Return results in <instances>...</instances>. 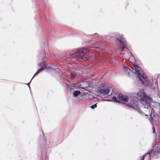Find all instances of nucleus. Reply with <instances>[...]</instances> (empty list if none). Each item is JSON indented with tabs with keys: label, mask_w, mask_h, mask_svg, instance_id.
I'll use <instances>...</instances> for the list:
<instances>
[{
	"label": "nucleus",
	"mask_w": 160,
	"mask_h": 160,
	"mask_svg": "<svg viewBox=\"0 0 160 160\" xmlns=\"http://www.w3.org/2000/svg\"><path fill=\"white\" fill-rule=\"evenodd\" d=\"M111 88L110 87H106L105 86H100L97 89V92L99 94L104 95L108 94L111 91Z\"/></svg>",
	"instance_id": "423d86ee"
},
{
	"label": "nucleus",
	"mask_w": 160,
	"mask_h": 160,
	"mask_svg": "<svg viewBox=\"0 0 160 160\" xmlns=\"http://www.w3.org/2000/svg\"><path fill=\"white\" fill-rule=\"evenodd\" d=\"M69 76L71 79L72 80L74 79L76 77V75L73 73H71Z\"/></svg>",
	"instance_id": "ddd939ff"
},
{
	"label": "nucleus",
	"mask_w": 160,
	"mask_h": 160,
	"mask_svg": "<svg viewBox=\"0 0 160 160\" xmlns=\"http://www.w3.org/2000/svg\"><path fill=\"white\" fill-rule=\"evenodd\" d=\"M146 95V94L144 91L141 90L138 92L128 95H123L122 94H120L119 95V98L121 101L126 102L128 106L137 111L139 113L143 115L144 113L138 108V101L135 98L140 100L142 104V107L144 109L150 105L153 101L151 98L147 97Z\"/></svg>",
	"instance_id": "f257e3e1"
},
{
	"label": "nucleus",
	"mask_w": 160,
	"mask_h": 160,
	"mask_svg": "<svg viewBox=\"0 0 160 160\" xmlns=\"http://www.w3.org/2000/svg\"><path fill=\"white\" fill-rule=\"evenodd\" d=\"M120 94H120L118 96L117 95V97L116 96H113L110 99H107L105 100V101H113L115 102H118L119 101V100L121 101V100L119 99V95Z\"/></svg>",
	"instance_id": "9d476101"
},
{
	"label": "nucleus",
	"mask_w": 160,
	"mask_h": 160,
	"mask_svg": "<svg viewBox=\"0 0 160 160\" xmlns=\"http://www.w3.org/2000/svg\"><path fill=\"white\" fill-rule=\"evenodd\" d=\"M157 106H160V103L153 101L149 106L144 109V110L147 114L145 115L150 116L149 119L151 122L152 123L153 121H157L160 119V112L157 108Z\"/></svg>",
	"instance_id": "20e7f679"
},
{
	"label": "nucleus",
	"mask_w": 160,
	"mask_h": 160,
	"mask_svg": "<svg viewBox=\"0 0 160 160\" xmlns=\"http://www.w3.org/2000/svg\"><path fill=\"white\" fill-rule=\"evenodd\" d=\"M52 69L53 70V71H55L56 70L55 69H53L52 68Z\"/></svg>",
	"instance_id": "6ab92c4d"
},
{
	"label": "nucleus",
	"mask_w": 160,
	"mask_h": 160,
	"mask_svg": "<svg viewBox=\"0 0 160 160\" xmlns=\"http://www.w3.org/2000/svg\"><path fill=\"white\" fill-rule=\"evenodd\" d=\"M157 108H158V109H159L158 111H159V112H160V106H157Z\"/></svg>",
	"instance_id": "dca6fc26"
},
{
	"label": "nucleus",
	"mask_w": 160,
	"mask_h": 160,
	"mask_svg": "<svg viewBox=\"0 0 160 160\" xmlns=\"http://www.w3.org/2000/svg\"><path fill=\"white\" fill-rule=\"evenodd\" d=\"M155 129L154 128H153V133H155Z\"/></svg>",
	"instance_id": "f3484780"
},
{
	"label": "nucleus",
	"mask_w": 160,
	"mask_h": 160,
	"mask_svg": "<svg viewBox=\"0 0 160 160\" xmlns=\"http://www.w3.org/2000/svg\"><path fill=\"white\" fill-rule=\"evenodd\" d=\"M124 70L126 73L129 76L132 75L134 72V74L137 75H137L135 74V70L134 71V69L133 68V70H132L127 67H124Z\"/></svg>",
	"instance_id": "1a4fd4ad"
},
{
	"label": "nucleus",
	"mask_w": 160,
	"mask_h": 160,
	"mask_svg": "<svg viewBox=\"0 0 160 160\" xmlns=\"http://www.w3.org/2000/svg\"><path fill=\"white\" fill-rule=\"evenodd\" d=\"M144 156H146L144 158L145 160H150L151 157H152L151 155L149 152L147 153Z\"/></svg>",
	"instance_id": "9b49d317"
},
{
	"label": "nucleus",
	"mask_w": 160,
	"mask_h": 160,
	"mask_svg": "<svg viewBox=\"0 0 160 160\" xmlns=\"http://www.w3.org/2000/svg\"><path fill=\"white\" fill-rule=\"evenodd\" d=\"M135 68V74L137 75L141 82L146 86L150 87L155 91L158 92V83L157 80L153 78L150 79L147 78L146 74L141 68L136 66Z\"/></svg>",
	"instance_id": "7ed1b4c3"
},
{
	"label": "nucleus",
	"mask_w": 160,
	"mask_h": 160,
	"mask_svg": "<svg viewBox=\"0 0 160 160\" xmlns=\"http://www.w3.org/2000/svg\"><path fill=\"white\" fill-rule=\"evenodd\" d=\"M97 107V103L94 104L91 107V108L92 109H94Z\"/></svg>",
	"instance_id": "4468645a"
},
{
	"label": "nucleus",
	"mask_w": 160,
	"mask_h": 160,
	"mask_svg": "<svg viewBox=\"0 0 160 160\" xmlns=\"http://www.w3.org/2000/svg\"><path fill=\"white\" fill-rule=\"evenodd\" d=\"M90 55L89 52L86 48H82L77 50L74 53L72 54L71 56L72 57V59L74 60L80 59L84 61L88 60L89 58Z\"/></svg>",
	"instance_id": "39448f33"
},
{
	"label": "nucleus",
	"mask_w": 160,
	"mask_h": 160,
	"mask_svg": "<svg viewBox=\"0 0 160 160\" xmlns=\"http://www.w3.org/2000/svg\"><path fill=\"white\" fill-rule=\"evenodd\" d=\"M81 94V92L79 91H75L73 93V95L74 97H77L79 95Z\"/></svg>",
	"instance_id": "f8f14e48"
},
{
	"label": "nucleus",
	"mask_w": 160,
	"mask_h": 160,
	"mask_svg": "<svg viewBox=\"0 0 160 160\" xmlns=\"http://www.w3.org/2000/svg\"><path fill=\"white\" fill-rule=\"evenodd\" d=\"M146 157V156H142L141 157H140V160H144V158H145V157Z\"/></svg>",
	"instance_id": "2eb2a0df"
},
{
	"label": "nucleus",
	"mask_w": 160,
	"mask_h": 160,
	"mask_svg": "<svg viewBox=\"0 0 160 160\" xmlns=\"http://www.w3.org/2000/svg\"><path fill=\"white\" fill-rule=\"evenodd\" d=\"M152 157H154L155 155L158 156V154L160 153V148L159 147L155 146V149L151 150L150 152H149Z\"/></svg>",
	"instance_id": "6e6552de"
},
{
	"label": "nucleus",
	"mask_w": 160,
	"mask_h": 160,
	"mask_svg": "<svg viewBox=\"0 0 160 160\" xmlns=\"http://www.w3.org/2000/svg\"><path fill=\"white\" fill-rule=\"evenodd\" d=\"M114 38L116 39L118 45L121 48V54L123 55V56L126 60H128L132 64L135 70V66L136 67H139L135 64L133 63L135 59L134 56L131 54V52L126 47L125 42H123L124 38L123 35L119 33H117L114 35Z\"/></svg>",
	"instance_id": "f03ea898"
},
{
	"label": "nucleus",
	"mask_w": 160,
	"mask_h": 160,
	"mask_svg": "<svg viewBox=\"0 0 160 160\" xmlns=\"http://www.w3.org/2000/svg\"><path fill=\"white\" fill-rule=\"evenodd\" d=\"M38 68H40L36 72L34 76L33 77L32 79L31 80L30 82H31L32 79L38 73H40L42 71L44 70L46 68V67L45 65V63L43 62H41L40 63H38Z\"/></svg>",
	"instance_id": "0eeeda50"
},
{
	"label": "nucleus",
	"mask_w": 160,
	"mask_h": 160,
	"mask_svg": "<svg viewBox=\"0 0 160 160\" xmlns=\"http://www.w3.org/2000/svg\"><path fill=\"white\" fill-rule=\"evenodd\" d=\"M27 84L28 85L29 87L30 88V86H29V83H28V84Z\"/></svg>",
	"instance_id": "aec40b11"
},
{
	"label": "nucleus",
	"mask_w": 160,
	"mask_h": 160,
	"mask_svg": "<svg viewBox=\"0 0 160 160\" xmlns=\"http://www.w3.org/2000/svg\"><path fill=\"white\" fill-rule=\"evenodd\" d=\"M44 56H44V54L43 55V57H42V59H44Z\"/></svg>",
	"instance_id": "a211bd4d"
}]
</instances>
